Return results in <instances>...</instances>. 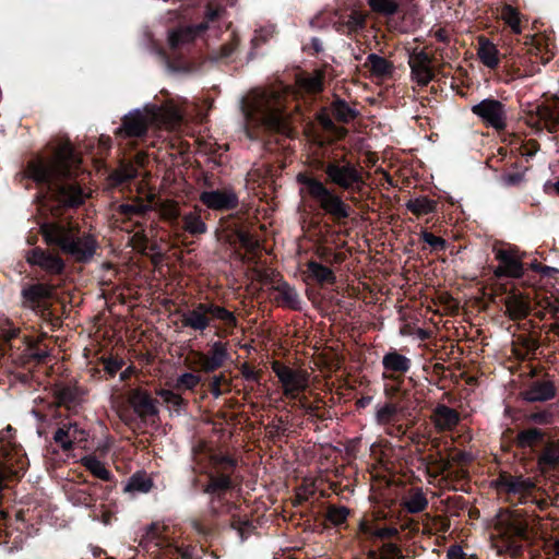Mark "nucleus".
Masks as SVG:
<instances>
[{
	"label": "nucleus",
	"instance_id": "f257e3e1",
	"mask_svg": "<svg viewBox=\"0 0 559 559\" xmlns=\"http://www.w3.org/2000/svg\"><path fill=\"white\" fill-rule=\"evenodd\" d=\"M79 163L72 147L59 145L50 156L38 157L27 167V175L41 187L39 195L40 211L59 215L63 207L83 203L85 194L73 181V167Z\"/></svg>",
	"mask_w": 559,
	"mask_h": 559
},
{
	"label": "nucleus",
	"instance_id": "f03ea898",
	"mask_svg": "<svg viewBox=\"0 0 559 559\" xmlns=\"http://www.w3.org/2000/svg\"><path fill=\"white\" fill-rule=\"evenodd\" d=\"M248 136L253 139L252 129L264 128L288 134L289 130L282 115V104L276 92L255 90L241 103Z\"/></svg>",
	"mask_w": 559,
	"mask_h": 559
},
{
	"label": "nucleus",
	"instance_id": "7ed1b4c3",
	"mask_svg": "<svg viewBox=\"0 0 559 559\" xmlns=\"http://www.w3.org/2000/svg\"><path fill=\"white\" fill-rule=\"evenodd\" d=\"M180 121L181 114L176 107L146 104L143 108L134 109L123 117L117 134L122 138H141L150 126L173 130Z\"/></svg>",
	"mask_w": 559,
	"mask_h": 559
},
{
	"label": "nucleus",
	"instance_id": "20e7f679",
	"mask_svg": "<svg viewBox=\"0 0 559 559\" xmlns=\"http://www.w3.org/2000/svg\"><path fill=\"white\" fill-rule=\"evenodd\" d=\"M40 233L47 245L59 247L79 262H86L95 254L97 243L94 237L81 234L71 225L46 222L40 224Z\"/></svg>",
	"mask_w": 559,
	"mask_h": 559
},
{
	"label": "nucleus",
	"instance_id": "39448f33",
	"mask_svg": "<svg viewBox=\"0 0 559 559\" xmlns=\"http://www.w3.org/2000/svg\"><path fill=\"white\" fill-rule=\"evenodd\" d=\"M296 179L301 186L300 194L312 199L326 214L336 221L349 217L350 206L324 182L307 174H298Z\"/></svg>",
	"mask_w": 559,
	"mask_h": 559
},
{
	"label": "nucleus",
	"instance_id": "423d86ee",
	"mask_svg": "<svg viewBox=\"0 0 559 559\" xmlns=\"http://www.w3.org/2000/svg\"><path fill=\"white\" fill-rule=\"evenodd\" d=\"M214 319L221 320L230 328L237 324L233 312L213 302L197 304L181 314L182 325L199 332L206 330Z\"/></svg>",
	"mask_w": 559,
	"mask_h": 559
},
{
	"label": "nucleus",
	"instance_id": "0eeeda50",
	"mask_svg": "<svg viewBox=\"0 0 559 559\" xmlns=\"http://www.w3.org/2000/svg\"><path fill=\"white\" fill-rule=\"evenodd\" d=\"M324 173L332 183L344 190L360 191L365 186L361 170L345 159L328 163Z\"/></svg>",
	"mask_w": 559,
	"mask_h": 559
},
{
	"label": "nucleus",
	"instance_id": "6e6552de",
	"mask_svg": "<svg viewBox=\"0 0 559 559\" xmlns=\"http://www.w3.org/2000/svg\"><path fill=\"white\" fill-rule=\"evenodd\" d=\"M472 112L481 119L484 123L496 130H502L507 126V110L504 105L493 98H486L472 107Z\"/></svg>",
	"mask_w": 559,
	"mask_h": 559
},
{
	"label": "nucleus",
	"instance_id": "1a4fd4ad",
	"mask_svg": "<svg viewBox=\"0 0 559 559\" xmlns=\"http://www.w3.org/2000/svg\"><path fill=\"white\" fill-rule=\"evenodd\" d=\"M273 371L283 385L284 394L288 397H295L297 393L308 386V373L304 370L293 369L280 362H274Z\"/></svg>",
	"mask_w": 559,
	"mask_h": 559
},
{
	"label": "nucleus",
	"instance_id": "9d476101",
	"mask_svg": "<svg viewBox=\"0 0 559 559\" xmlns=\"http://www.w3.org/2000/svg\"><path fill=\"white\" fill-rule=\"evenodd\" d=\"M495 528L499 536L506 540L526 537V523L512 511H503L497 515Z\"/></svg>",
	"mask_w": 559,
	"mask_h": 559
},
{
	"label": "nucleus",
	"instance_id": "9b49d317",
	"mask_svg": "<svg viewBox=\"0 0 559 559\" xmlns=\"http://www.w3.org/2000/svg\"><path fill=\"white\" fill-rule=\"evenodd\" d=\"M25 259L31 265H36L49 274H60L66 266L58 254L39 247L27 251Z\"/></svg>",
	"mask_w": 559,
	"mask_h": 559
},
{
	"label": "nucleus",
	"instance_id": "f8f14e48",
	"mask_svg": "<svg viewBox=\"0 0 559 559\" xmlns=\"http://www.w3.org/2000/svg\"><path fill=\"white\" fill-rule=\"evenodd\" d=\"M200 201L214 211H229L238 205V197L231 189L203 191Z\"/></svg>",
	"mask_w": 559,
	"mask_h": 559
},
{
	"label": "nucleus",
	"instance_id": "ddd939ff",
	"mask_svg": "<svg viewBox=\"0 0 559 559\" xmlns=\"http://www.w3.org/2000/svg\"><path fill=\"white\" fill-rule=\"evenodd\" d=\"M495 252L497 260L500 262V265L495 271L497 276H510L518 278L523 275V265L518 250L513 248L497 249Z\"/></svg>",
	"mask_w": 559,
	"mask_h": 559
},
{
	"label": "nucleus",
	"instance_id": "4468645a",
	"mask_svg": "<svg viewBox=\"0 0 559 559\" xmlns=\"http://www.w3.org/2000/svg\"><path fill=\"white\" fill-rule=\"evenodd\" d=\"M228 358L229 355L226 345L221 342H214L211 345L209 354H195L194 362L198 364L203 371L212 372L222 367Z\"/></svg>",
	"mask_w": 559,
	"mask_h": 559
},
{
	"label": "nucleus",
	"instance_id": "2eb2a0df",
	"mask_svg": "<svg viewBox=\"0 0 559 559\" xmlns=\"http://www.w3.org/2000/svg\"><path fill=\"white\" fill-rule=\"evenodd\" d=\"M87 433L80 428L76 423L62 424L53 435V441L58 443L62 450L69 451L74 444L86 441Z\"/></svg>",
	"mask_w": 559,
	"mask_h": 559
},
{
	"label": "nucleus",
	"instance_id": "dca6fc26",
	"mask_svg": "<svg viewBox=\"0 0 559 559\" xmlns=\"http://www.w3.org/2000/svg\"><path fill=\"white\" fill-rule=\"evenodd\" d=\"M408 64L413 80L419 85L425 86L432 80L431 58L425 51H414L409 56Z\"/></svg>",
	"mask_w": 559,
	"mask_h": 559
},
{
	"label": "nucleus",
	"instance_id": "f3484780",
	"mask_svg": "<svg viewBox=\"0 0 559 559\" xmlns=\"http://www.w3.org/2000/svg\"><path fill=\"white\" fill-rule=\"evenodd\" d=\"M129 403L134 413L141 418L158 414L157 402L144 390H131L129 393Z\"/></svg>",
	"mask_w": 559,
	"mask_h": 559
},
{
	"label": "nucleus",
	"instance_id": "a211bd4d",
	"mask_svg": "<svg viewBox=\"0 0 559 559\" xmlns=\"http://www.w3.org/2000/svg\"><path fill=\"white\" fill-rule=\"evenodd\" d=\"M207 28V23H200L194 26L181 27L169 34L168 43L170 48L177 49L194 40V38Z\"/></svg>",
	"mask_w": 559,
	"mask_h": 559
},
{
	"label": "nucleus",
	"instance_id": "6ab92c4d",
	"mask_svg": "<svg viewBox=\"0 0 559 559\" xmlns=\"http://www.w3.org/2000/svg\"><path fill=\"white\" fill-rule=\"evenodd\" d=\"M432 420L436 428L443 431L453 429L457 425L460 417L455 409L441 404L435 408Z\"/></svg>",
	"mask_w": 559,
	"mask_h": 559
},
{
	"label": "nucleus",
	"instance_id": "aec40b11",
	"mask_svg": "<svg viewBox=\"0 0 559 559\" xmlns=\"http://www.w3.org/2000/svg\"><path fill=\"white\" fill-rule=\"evenodd\" d=\"M537 463L543 473L559 467V441L547 442Z\"/></svg>",
	"mask_w": 559,
	"mask_h": 559
},
{
	"label": "nucleus",
	"instance_id": "412c9836",
	"mask_svg": "<svg viewBox=\"0 0 559 559\" xmlns=\"http://www.w3.org/2000/svg\"><path fill=\"white\" fill-rule=\"evenodd\" d=\"M524 399L528 402H544L555 396V388L551 382H535L524 393Z\"/></svg>",
	"mask_w": 559,
	"mask_h": 559
},
{
	"label": "nucleus",
	"instance_id": "4be33fe9",
	"mask_svg": "<svg viewBox=\"0 0 559 559\" xmlns=\"http://www.w3.org/2000/svg\"><path fill=\"white\" fill-rule=\"evenodd\" d=\"M164 528L158 523L150 524L144 528L139 545L145 549H150L152 546L155 548L162 547L165 544V539L162 536Z\"/></svg>",
	"mask_w": 559,
	"mask_h": 559
},
{
	"label": "nucleus",
	"instance_id": "5701e85b",
	"mask_svg": "<svg viewBox=\"0 0 559 559\" xmlns=\"http://www.w3.org/2000/svg\"><path fill=\"white\" fill-rule=\"evenodd\" d=\"M365 67L368 68L371 74L377 78H386L391 75L394 70V67L390 61L377 53H370L367 57Z\"/></svg>",
	"mask_w": 559,
	"mask_h": 559
},
{
	"label": "nucleus",
	"instance_id": "b1692460",
	"mask_svg": "<svg viewBox=\"0 0 559 559\" xmlns=\"http://www.w3.org/2000/svg\"><path fill=\"white\" fill-rule=\"evenodd\" d=\"M477 55L480 61L490 69H495L499 64L498 49L487 38H479Z\"/></svg>",
	"mask_w": 559,
	"mask_h": 559
},
{
	"label": "nucleus",
	"instance_id": "393cba45",
	"mask_svg": "<svg viewBox=\"0 0 559 559\" xmlns=\"http://www.w3.org/2000/svg\"><path fill=\"white\" fill-rule=\"evenodd\" d=\"M501 486L510 493L525 495L535 487V483L522 476H508L502 478Z\"/></svg>",
	"mask_w": 559,
	"mask_h": 559
},
{
	"label": "nucleus",
	"instance_id": "a878e982",
	"mask_svg": "<svg viewBox=\"0 0 559 559\" xmlns=\"http://www.w3.org/2000/svg\"><path fill=\"white\" fill-rule=\"evenodd\" d=\"M400 411L399 405L391 402L377 404L374 413L376 423L380 426L394 424Z\"/></svg>",
	"mask_w": 559,
	"mask_h": 559
},
{
	"label": "nucleus",
	"instance_id": "bb28decb",
	"mask_svg": "<svg viewBox=\"0 0 559 559\" xmlns=\"http://www.w3.org/2000/svg\"><path fill=\"white\" fill-rule=\"evenodd\" d=\"M536 114L543 120L548 131L554 132L559 126V105H540L536 108Z\"/></svg>",
	"mask_w": 559,
	"mask_h": 559
},
{
	"label": "nucleus",
	"instance_id": "cd10ccee",
	"mask_svg": "<svg viewBox=\"0 0 559 559\" xmlns=\"http://www.w3.org/2000/svg\"><path fill=\"white\" fill-rule=\"evenodd\" d=\"M383 367L394 372H407L411 368V359L396 352H390L383 356Z\"/></svg>",
	"mask_w": 559,
	"mask_h": 559
},
{
	"label": "nucleus",
	"instance_id": "c85d7f7f",
	"mask_svg": "<svg viewBox=\"0 0 559 559\" xmlns=\"http://www.w3.org/2000/svg\"><path fill=\"white\" fill-rule=\"evenodd\" d=\"M403 506L408 512L418 513L426 509L428 500L421 489H414L404 498Z\"/></svg>",
	"mask_w": 559,
	"mask_h": 559
},
{
	"label": "nucleus",
	"instance_id": "c756f323",
	"mask_svg": "<svg viewBox=\"0 0 559 559\" xmlns=\"http://www.w3.org/2000/svg\"><path fill=\"white\" fill-rule=\"evenodd\" d=\"M406 207L415 215H426L436 211L437 202L427 197H418L408 200Z\"/></svg>",
	"mask_w": 559,
	"mask_h": 559
},
{
	"label": "nucleus",
	"instance_id": "7c9ffc66",
	"mask_svg": "<svg viewBox=\"0 0 559 559\" xmlns=\"http://www.w3.org/2000/svg\"><path fill=\"white\" fill-rule=\"evenodd\" d=\"M506 308L512 319L524 318L530 311L528 302L515 295L507 298Z\"/></svg>",
	"mask_w": 559,
	"mask_h": 559
},
{
	"label": "nucleus",
	"instance_id": "2f4dec72",
	"mask_svg": "<svg viewBox=\"0 0 559 559\" xmlns=\"http://www.w3.org/2000/svg\"><path fill=\"white\" fill-rule=\"evenodd\" d=\"M55 394L60 405L70 408L79 403L81 392L75 386L63 385L57 388Z\"/></svg>",
	"mask_w": 559,
	"mask_h": 559
},
{
	"label": "nucleus",
	"instance_id": "473e14b6",
	"mask_svg": "<svg viewBox=\"0 0 559 559\" xmlns=\"http://www.w3.org/2000/svg\"><path fill=\"white\" fill-rule=\"evenodd\" d=\"M544 432L538 428H530L518 433L516 443L521 448H532L544 439Z\"/></svg>",
	"mask_w": 559,
	"mask_h": 559
},
{
	"label": "nucleus",
	"instance_id": "72a5a7b5",
	"mask_svg": "<svg viewBox=\"0 0 559 559\" xmlns=\"http://www.w3.org/2000/svg\"><path fill=\"white\" fill-rule=\"evenodd\" d=\"M309 274L320 284L334 283L335 275L331 269L316 262L310 261L307 264Z\"/></svg>",
	"mask_w": 559,
	"mask_h": 559
},
{
	"label": "nucleus",
	"instance_id": "f704fd0d",
	"mask_svg": "<svg viewBox=\"0 0 559 559\" xmlns=\"http://www.w3.org/2000/svg\"><path fill=\"white\" fill-rule=\"evenodd\" d=\"M82 464L88 469L94 476L103 479H110V472L104 466V464L95 456L88 455L82 459Z\"/></svg>",
	"mask_w": 559,
	"mask_h": 559
},
{
	"label": "nucleus",
	"instance_id": "c9c22d12",
	"mask_svg": "<svg viewBox=\"0 0 559 559\" xmlns=\"http://www.w3.org/2000/svg\"><path fill=\"white\" fill-rule=\"evenodd\" d=\"M183 228L191 235H200L206 231L205 223L195 213H189L183 216Z\"/></svg>",
	"mask_w": 559,
	"mask_h": 559
},
{
	"label": "nucleus",
	"instance_id": "e433bc0d",
	"mask_svg": "<svg viewBox=\"0 0 559 559\" xmlns=\"http://www.w3.org/2000/svg\"><path fill=\"white\" fill-rule=\"evenodd\" d=\"M331 109L334 117L343 122H347L355 117V110L342 99L334 100Z\"/></svg>",
	"mask_w": 559,
	"mask_h": 559
},
{
	"label": "nucleus",
	"instance_id": "4c0bfd02",
	"mask_svg": "<svg viewBox=\"0 0 559 559\" xmlns=\"http://www.w3.org/2000/svg\"><path fill=\"white\" fill-rule=\"evenodd\" d=\"M152 488V480L143 475H133L124 487L129 492H148Z\"/></svg>",
	"mask_w": 559,
	"mask_h": 559
},
{
	"label": "nucleus",
	"instance_id": "58836bf2",
	"mask_svg": "<svg viewBox=\"0 0 559 559\" xmlns=\"http://www.w3.org/2000/svg\"><path fill=\"white\" fill-rule=\"evenodd\" d=\"M368 559H403L401 550L393 544H384L381 550H370Z\"/></svg>",
	"mask_w": 559,
	"mask_h": 559
},
{
	"label": "nucleus",
	"instance_id": "ea45409f",
	"mask_svg": "<svg viewBox=\"0 0 559 559\" xmlns=\"http://www.w3.org/2000/svg\"><path fill=\"white\" fill-rule=\"evenodd\" d=\"M136 175L138 170L132 164H124L110 175V179L115 185H120L131 180Z\"/></svg>",
	"mask_w": 559,
	"mask_h": 559
},
{
	"label": "nucleus",
	"instance_id": "a19ab883",
	"mask_svg": "<svg viewBox=\"0 0 559 559\" xmlns=\"http://www.w3.org/2000/svg\"><path fill=\"white\" fill-rule=\"evenodd\" d=\"M368 4L372 11L383 15H393L399 9L395 0H369Z\"/></svg>",
	"mask_w": 559,
	"mask_h": 559
},
{
	"label": "nucleus",
	"instance_id": "79ce46f5",
	"mask_svg": "<svg viewBox=\"0 0 559 559\" xmlns=\"http://www.w3.org/2000/svg\"><path fill=\"white\" fill-rule=\"evenodd\" d=\"M22 295L26 300L34 302L48 297L49 288L43 284L32 285L27 288H24Z\"/></svg>",
	"mask_w": 559,
	"mask_h": 559
},
{
	"label": "nucleus",
	"instance_id": "37998d69",
	"mask_svg": "<svg viewBox=\"0 0 559 559\" xmlns=\"http://www.w3.org/2000/svg\"><path fill=\"white\" fill-rule=\"evenodd\" d=\"M501 19L515 32L520 33L519 12L511 5L506 4L501 10Z\"/></svg>",
	"mask_w": 559,
	"mask_h": 559
},
{
	"label": "nucleus",
	"instance_id": "c03bdc74",
	"mask_svg": "<svg viewBox=\"0 0 559 559\" xmlns=\"http://www.w3.org/2000/svg\"><path fill=\"white\" fill-rule=\"evenodd\" d=\"M281 299L290 308L297 309L300 300L297 292L288 285H283L278 288Z\"/></svg>",
	"mask_w": 559,
	"mask_h": 559
},
{
	"label": "nucleus",
	"instance_id": "a18cd8bd",
	"mask_svg": "<svg viewBox=\"0 0 559 559\" xmlns=\"http://www.w3.org/2000/svg\"><path fill=\"white\" fill-rule=\"evenodd\" d=\"M366 24V15L359 12H353L348 19L344 22V26L347 28V32L356 33L365 27Z\"/></svg>",
	"mask_w": 559,
	"mask_h": 559
},
{
	"label": "nucleus",
	"instance_id": "49530a36",
	"mask_svg": "<svg viewBox=\"0 0 559 559\" xmlns=\"http://www.w3.org/2000/svg\"><path fill=\"white\" fill-rule=\"evenodd\" d=\"M349 511L345 507L331 506L326 512V519L334 525H340L347 519Z\"/></svg>",
	"mask_w": 559,
	"mask_h": 559
},
{
	"label": "nucleus",
	"instance_id": "de8ad7c7",
	"mask_svg": "<svg viewBox=\"0 0 559 559\" xmlns=\"http://www.w3.org/2000/svg\"><path fill=\"white\" fill-rule=\"evenodd\" d=\"M300 85L308 92H320L322 90V78L320 73H314L312 75L302 78L300 80Z\"/></svg>",
	"mask_w": 559,
	"mask_h": 559
},
{
	"label": "nucleus",
	"instance_id": "09e8293b",
	"mask_svg": "<svg viewBox=\"0 0 559 559\" xmlns=\"http://www.w3.org/2000/svg\"><path fill=\"white\" fill-rule=\"evenodd\" d=\"M159 212L162 217L168 221H176L180 216L178 205L173 201L163 202Z\"/></svg>",
	"mask_w": 559,
	"mask_h": 559
},
{
	"label": "nucleus",
	"instance_id": "8fccbe9b",
	"mask_svg": "<svg viewBox=\"0 0 559 559\" xmlns=\"http://www.w3.org/2000/svg\"><path fill=\"white\" fill-rule=\"evenodd\" d=\"M200 381H201V378L199 376H197L194 373L186 372V373H182L177 379L176 388L193 390L199 384Z\"/></svg>",
	"mask_w": 559,
	"mask_h": 559
},
{
	"label": "nucleus",
	"instance_id": "3c124183",
	"mask_svg": "<svg viewBox=\"0 0 559 559\" xmlns=\"http://www.w3.org/2000/svg\"><path fill=\"white\" fill-rule=\"evenodd\" d=\"M421 239L430 246L433 251H443L447 248V241L441 237L435 236L431 233L423 231Z\"/></svg>",
	"mask_w": 559,
	"mask_h": 559
},
{
	"label": "nucleus",
	"instance_id": "603ef678",
	"mask_svg": "<svg viewBox=\"0 0 559 559\" xmlns=\"http://www.w3.org/2000/svg\"><path fill=\"white\" fill-rule=\"evenodd\" d=\"M19 329L13 328L8 320L0 321V341L8 344L12 338L19 334Z\"/></svg>",
	"mask_w": 559,
	"mask_h": 559
},
{
	"label": "nucleus",
	"instance_id": "864d4df0",
	"mask_svg": "<svg viewBox=\"0 0 559 559\" xmlns=\"http://www.w3.org/2000/svg\"><path fill=\"white\" fill-rule=\"evenodd\" d=\"M230 486V479L226 475L212 477L211 483L206 487V492L213 493L219 490H226Z\"/></svg>",
	"mask_w": 559,
	"mask_h": 559
},
{
	"label": "nucleus",
	"instance_id": "5fc2aeb1",
	"mask_svg": "<svg viewBox=\"0 0 559 559\" xmlns=\"http://www.w3.org/2000/svg\"><path fill=\"white\" fill-rule=\"evenodd\" d=\"M158 395L164 400L165 403L173 405L177 409L183 405L182 397L170 390H159Z\"/></svg>",
	"mask_w": 559,
	"mask_h": 559
},
{
	"label": "nucleus",
	"instance_id": "6e6d98bb",
	"mask_svg": "<svg viewBox=\"0 0 559 559\" xmlns=\"http://www.w3.org/2000/svg\"><path fill=\"white\" fill-rule=\"evenodd\" d=\"M361 528L364 532L370 533L379 538H386V537H391V536L397 534V530L394 527H383V528H378V530L371 532L365 524H362Z\"/></svg>",
	"mask_w": 559,
	"mask_h": 559
},
{
	"label": "nucleus",
	"instance_id": "4d7b16f0",
	"mask_svg": "<svg viewBox=\"0 0 559 559\" xmlns=\"http://www.w3.org/2000/svg\"><path fill=\"white\" fill-rule=\"evenodd\" d=\"M234 527L238 531L240 538L243 540L251 531V523L247 520H238L234 522Z\"/></svg>",
	"mask_w": 559,
	"mask_h": 559
},
{
	"label": "nucleus",
	"instance_id": "13d9d810",
	"mask_svg": "<svg viewBox=\"0 0 559 559\" xmlns=\"http://www.w3.org/2000/svg\"><path fill=\"white\" fill-rule=\"evenodd\" d=\"M448 559H467L466 554L463 551L462 547L459 545H453L448 549L447 552Z\"/></svg>",
	"mask_w": 559,
	"mask_h": 559
},
{
	"label": "nucleus",
	"instance_id": "bf43d9fd",
	"mask_svg": "<svg viewBox=\"0 0 559 559\" xmlns=\"http://www.w3.org/2000/svg\"><path fill=\"white\" fill-rule=\"evenodd\" d=\"M530 420L536 424H549L551 420V415L546 412L534 413L530 416Z\"/></svg>",
	"mask_w": 559,
	"mask_h": 559
},
{
	"label": "nucleus",
	"instance_id": "052dcab7",
	"mask_svg": "<svg viewBox=\"0 0 559 559\" xmlns=\"http://www.w3.org/2000/svg\"><path fill=\"white\" fill-rule=\"evenodd\" d=\"M234 49H235L234 44L224 45L221 48L219 52L217 55L213 56L212 58L215 61L228 58L233 53Z\"/></svg>",
	"mask_w": 559,
	"mask_h": 559
},
{
	"label": "nucleus",
	"instance_id": "680f3d73",
	"mask_svg": "<svg viewBox=\"0 0 559 559\" xmlns=\"http://www.w3.org/2000/svg\"><path fill=\"white\" fill-rule=\"evenodd\" d=\"M48 356V350L38 348H28V357L37 361H43Z\"/></svg>",
	"mask_w": 559,
	"mask_h": 559
},
{
	"label": "nucleus",
	"instance_id": "e2e57ef3",
	"mask_svg": "<svg viewBox=\"0 0 559 559\" xmlns=\"http://www.w3.org/2000/svg\"><path fill=\"white\" fill-rule=\"evenodd\" d=\"M223 380H224L223 376H215V377H213V379L211 381V391L215 397H218L222 394V392L219 390V384Z\"/></svg>",
	"mask_w": 559,
	"mask_h": 559
},
{
	"label": "nucleus",
	"instance_id": "0e129e2a",
	"mask_svg": "<svg viewBox=\"0 0 559 559\" xmlns=\"http://www.w3.org/2000/svg\"><path fill=\"white\" fill-rule=\"evenodd\" d=\"M121 368V362L114 359H108L105 361V370L109 374H115Z\"/></svg>",
	"mask_w": 559,
	"mask_h": 559
},
{
	"label": "nucleus",
	"instance_id": "69168bd1",
	"mask_svg": "<svg viewBox=\"0 0 559 559\" xmlns=\"http://www.w3.org/2000/svg\"><path fill=\"white\" fill-rule=\"evenodd\" d=\"M521 181V176L515 174V175H507V176H503L502 177V182L506 185V186H514L516 183H519Z\"/></svg>",
	"mask_w": 559,
	"mask_h": 559
},
{
	"label": "nucleus",
	"instance_id": "338daca9",
	"mask_svg": "<svg viewBox=\"0 0 559 559\" xmlns=\"http://www.w3.org/2000/svg\"><path fill=\"white\" fill-rule=\"evenodd\" d=\"M558 270L551 266H543L540 267V273L545 276H550L552 273H557Z\"/></svg>",
	"mask_w": 559,
	"mask_h": 559
},
{
	"label": "nucleus",
	"instance_id": "774afa93",
	"mask_svg": "<svg viewBox=\"0 0 559 559\" xmlns=\"http://www.w3.org/2000/svg\"><path fill=\"white\" fill-rule=\"evenodd\" d=\"M320 121L323 124V127L326 128V129H330V128L333 127L332 120L329 117L324 116V115L320 116Z\"/></svg>",
	"mask_w": 559,
	"mask_h": 559
}]
</instances>
